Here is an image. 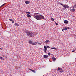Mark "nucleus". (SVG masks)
<instances>
[{
	"label": "nucleus",
	"instance_id": "7c9ffc66",
	"mask_svg": "<svg viewBox=\"0 0 76 76\" xmlns=\"http://www.w3.org/2000/svg\"><path fill=\"white\" fill-rule=\"evenodd\" d=\"M28 69L30 70H31V71H32V70L30 68H28Z\"/></svg>",
	"mask_w": 76,
	"mask_h": 76
},
{
	"label": "nucleus",
	"instance_id": "0eeeda50",
	"mask_svg": "<svg viewBox=\"0 0 76 76\" xmlns=\"http://www.w3.org/2000/svg\"><path fill=\"white\" fill-rule=\"evenodd\" d=\"M64 23H66V24H67L69 23V21L67 20H64Z\"/></svg>",
	"mask_w": 76,
	"mask_h": 76
},
{
	"label": "nucleus",
	"instance_id": "cd10ccee",
	"mask_svg": "<svg viewBox=\"0 0 76 76\" xmlns=\"http://www.w3.org/2000/svg\"><path fill=\"white\" fill-rule=\"evenodd\" d=\"M66 28H67V29H70L69 27H66Z\"/></svg>",
	"mask_w": 76,
	"mask_h": 76
},
{
	"label": "nucleus",
	"instance_id": "423d86ee",
	"mask_svg": "<svg viewBox=\"0 0 76 76\" xmlns=\"http://www.w3.org/2000/svg\"><path fill=\"white\" fill-rule=\"evenodd\" d=\"M44 50H45V53H46V51H47V46H44Z\"/></svg>",
	"mask_w": 76,
	"mask_h": 76
},
{
	"label": "nucleus",
	"instance_id": "ddd939ff",
	"mask_svg": "<svg viewBox=\"0 0 76 76\" xmlns=\"http://www.w3.org/2000/svg\"><path fill=\"white\" fill-rule=\"evenodd\" d=\"M48 42H50V41L49 40H46L45 43L46 44H48Z\"/></svg>",
	"mask_w": 76,
	"mask_h": 76
},
{
	"label": "nucleus",
	"instance_id": "6e6552de",
	"mask_svg": "<svg viewBox=\"0 0 76 76\" xmlns=\"http://www.w3.org/2000/svg\"><path fill=\"white\" fill-rule=\"evenodd\" d=\"M48 57H49L48 56H47L46 55H45L43 56L44 58H48Z\"/></svg>",
	"mask_w": 76,
	"mask_h": 76
},
{
	"label": "nucleus",
	"instance_id": "f704fd0d",
	"mask_svg": "<svg viewBox=\"0 0 76 76\" xmlns=\"http://www.w3.org/2000/svg\"><path fill=\"white\" fill-rule=\"evenodd\" d=\"M74 6L75 7H76V4L74 5Z\"/></svg>",
	"mask_w": 76,
	"mask_h": 76
},
{
	"label": "nucleus",
	"instance_id": "2eb2a0df",
	"mask_svg": "<svg viewBox=\"0 0 76 76\" xmlns=\"http://www.w3.org/2000/svg\"><path fill=\"white\" fill-rule=\"evenodd\" d=\"M15 26H19V24H17V23H15Z\"/></svg>",
	"mask_w": 76,
	"mask_h": 76
},
{
	"label": "nucleus",
	"instance_id": "412c9836",
	"mask_svg": "<svg viewBox=\"0 0 76 76\" xmlns=\"http://www.w3.org/2000/svg\"><path fill=\"white\" fill-rule=\"evenodd\" d=\"M51 20H53V21H54V18H51Z\"/></svg>",
	"mask_w": 76,
	"mask_h": 76
},
{
	"label": "nucleus",
	"instance_id": "5701e85b",
	"mask_svg": "<svg viewBox=\"0 0 76 76\" xmlns=\"http://www.w3.org/2000/svg\"><path fill=\"white\" fill-rule=\"evenodd\" d=\"M26 13H28V14H30V12H26Z\"/></svg>",
	"mask_w": 76,
	"mask_h": 76
},
{
	"label": "nucleus",
	"instance_id": "b1692460",
	"mask_svg": "<svg viewBox=\"0 0 76 76\" xmlns=\"http://www.w3.org/2000/svg\"><path fill=\"white\" fill-rule=\"evenodd\" d=\"M46 48H50V47L49 46H46Z\"/></svg>",
	"mask_w": 76,
	"mask_h": 76
},
{
	"label": "nucleus",
	"instance_id": "c9c22d12",
	"mask_svg": "<svg viewBox=\"0 0 76 76\" xmlns=\"http://www.w3.org/2000/svg\"><path fill=\"white\" fill-rule=\"evenodd\" d=\"M75 7L74 6H73V7H73V8H75Z\"/></svg>",
	"mask_w": 76,
	"mask_h": 76
},
{
	"label": "nucleus",
	"instance_id": "9d476101",
	"mask_svg": "<svg viewBox=\"0 0 76 76\" xmlns=\"http://www.w3.org/2000/svg\"><path fill=\"white\" fill-rule=\"evenodd\" d=\"M62 68H60L58 67V70L60 71L61 70H62Z\"/></svg>",
	"mask_w": 76,
	"mask_h": 76
},
{
	"label": "nucleus",
	"instance_id": "c85d7f7f",
	"mask_svg": "<svg viewBox=\"0 0 76 76\" xmlns=\"http://www.w3.org/2000/svg\"><path fill=\"white\" fill-rule=\"evenodd\" d=\"M58 4H61V3L59 2V3H58Z\"/></svg>",
	"mask_w": 76,
	"mask_h": 76
},
{
	"label": "nucleus",
	"instance_id": "e433bc0d",
	"mask_svg": "<svg viewBox=\"0 0 76 76\" xmlns=\"http://www.w3.org/2000/svg\"><path fill=\"white\" fill-rule=\"evenodd\" d=\"M64 28L62 30V31H64Z\"/></svg>",
	"mask_w": 76,
	"mask_h": 76
},
{
	"label": "nucleus",
	"instance_id": "473e14b6",
	"mask_svg": "<svg viewBox=\"0 0 76 76\" xmlns=\"http://www.w3.org/2000/svg\"><path fill=\"white\" fill-rule=\"evenodd\" d=\"M75 50H73L72 51V53H74V52H75Z\"/></svg>",
	"mask_w": 76,
	"mask_h": 76
},
{
	"label": "nucleus",
	"instance_id": "f8f14e48",
	"mask_svg": "<svg viewBox=\"0 0 76 76\" xmlns=\"http://www.w3.org/2000/svg\"><path fill=\"white\" fill-rule=\"evenodd\" d=\"M27 17H28V18H30V17H31V15L29 14H27Z\"/></svg>",
	"mask_w": 76,
	"mask_h": 76
},
{
	"label": "nucleus",
	"instance_id": "39448f33",
	"mask_svg": "<svg viewBox=\"0 0 76 76\" xmlns=\"http://www.w3.org/2000/svg\"><path fill=\"white\" fill-rule=\"evenodd\" d=\"M64 8H66V9H68V8L69 7V6L68 5L66 4L64 5Z\"/></svg>",
	"mask_w": 76,
	"mask_h": 76
},
{
	"label": "nucleus",
	"instance_id": "58836bf2",
	"mask_svg": "<svg viewBox=\"0 0 76 76\" xmlns=\"http://www.w3.org/2000/svg\"><path fill=\"white\" fill-rule=\"evenodd\" d=\"M65 9H65V8L64 9V10H65Z\"/></svg>",
	"mask_w": 76,
	"mask_h": 76
},
{
	"label": "nucleus",
	"instance_id": "7ed1b4c3",
	"mask_svg": "<svg viewBox=\"0 0 76 76\" xmlns=\"http://www.w3.org/2000/svg\"><path fill=\"white\" fill-rule=\"evenodd\" d=\"M29 43L30 44H32V45H37V43H33V42H32V41L31 40H29Z\"/></svg>",
	"mask_w": 76,
	"mask_h": 76
},
{
	"label": "nucleus",
	"instance_id": "20e7f679",
	"mask_svg": "<svg viewBox=\"0 0 76 76\" xmlns=\"http://www.w3.org/2000/svg\"><path fill=\"white\" fill-rule=\"evenodd\" d=\"M39 16H40V20H41V19H45V18H44V16L41 15H39Z\"/></svg>",
	"mask_w": 76,
	"mask_h": 76
},
{
	"label": "nucleus",
	"instance_id": "a211bd4d",
	"mask_svg": "<svg viewBox=\"0 0 76 76\" xmlns=\"http://www.w3.org/2000/svg\"><path fill=\"white\" fill-rule=\"evenodd\" d=\"M31 71L32 72H33L34 73H36V72L34 71V70L32 69Z\"/></svg>",
	"mask_w": 76,
	"mask_h": 76
},
{
	"label": "nucleus",
	"instance_id": "1a4fd4ad",
	"mask_svg": "<svg viewBox=\"0 0 76 76\" xmlns=\"http://www.w3.org/2000/svg\"><path fill=\"white\" fill-rule=\"evenodd\" d=\"M29 3H30V1H26L25 2V3H26V4H29Z\"/></svg>",
	"mask_w": 76,
	"mask_h": 76
},
{
	"label": "nucleus",
	"instance_id": "9b49d317",
	"mask_svg": "<svg viewBox=\"0 0 76 76\" xmlns=\"http://www.w3.org/2000/svg\"><path fill=\"white\" fill-rule=\"evenodd\" d=\"M71 12H75V9H72L71 10H70Z\"/></svg>",
	"mask_w": 76,
	"mask_h": 76
},
{
	"label": "nucleus",
	"instance_id": "72a5a7b5",
	"mask_svg": "<svg viewBox=\"0 0 76 76\" xmlns=\"http://www.w3.org/2000/svg\"><path fill=\"white\" fill-rule=\"evenodd\" d=\"M36 13V15H37V14H38V15H39V13Z\"/></svg>",
	"mask_w": 76,
	"mask_h": 76
},
{
	"label": "nucleus",
	"instance_id": "f03ea898",
	"mask_svg": "<svg viewBox=\"0 0 76 76\" xmlns=\"http://www.w3.org/2000/svg\"><path fill=\"white\" fill-rule=\"evenodd\" d=\"M36 13H37L34 14V18L36 19L37 20H39L40 15H39L36 14Z\"/></svg>",
	"mask_w": 76,
	"mask_h": 76
},
{
	"label": "nucleus",
	"instance_id": "2f4dec72",
	"mask_svg": "<svg viewBox=\"0 0 76 76\" xmlns=\"http://www.w3.org/2000/svg\"><path fill=\"white\" fill-rule=\"evenodd\" d=\"M61 5L62 6H63V7H64V5L63 4H61Z\"/></svg>",
	"mask_w": 76,
	"mask_h": 76
},
{
	"label": "nucleus",
	"instance_id": "393cba45",
	"mask_svg": "<svg viewBox=\"0 0 76 76\" xmlns=\"http://www.w3.org/2000/svg\"><path fill=\"white\" fill-rule=\"evenodd\" d=\"M11 21L12 22V23H14L15 22V21L13 20H12V21Z\"/></svg>",
	"mask_w": 76,
	"mask_h": 76
},
{
	"label": "nucleus",
	"instance_id": "4468645a",
	"mask_svg": "<svg viewBox=\"0 0 76 76\" xmlns=\"http://www.w3.org/2000/svg\"><path fill=\"white\" fill-rule=\"evenodd\" d=\"M59 72L60 73H63L64 72V70H63V69H62V70H61L59 71Z\"/></svg>",
	"mask_w": 76,
	"mask_h": 76
},
{
	"label": "nucleus",
	"instance_id": "4be33fe9",
	"mask_svg": "<svg viewBox=\"0 0 76 76\" xmlns=\"http://www.w3.org/2000/svg\"><path fill=\"white\" fill-rule=\"evenodd\" d=\"M48 56H50L51 55V53H48Z\"/></svg>",
	"mask_w": 76,
	"mask_h": 76
},
{
	"label": "nucleus",
	"instance_id": "a878e982",
	"mask_svg": "<svg viewBox=\"0 0 76 76\" xmlns=\"http://www.w3.org/2000/svg\"><path fill=\"white\" fill-rule=\"evenodd\" d=\"M0 59H1V60H2L3 59V58L2 57H0Z\"/></svg>",
	"mask_w": 76,
	"mask_h": 76
},
{
	"label": "nucleus",
	"instance_id": "bb28decb",
	"mask_svg": "<svg viewBox=\"0 0 76 76\" xmlns=\"http://www.w3.org/2000/svg\"><path fill=\"white\" fill-rule=\"evenodd\" d=\"M55 23L56 25H58V23H57L55 22Z\"/></svg>",
	"mask_w": 76,
	"mask_h": 76
},
{
	"label": "nucleus",
	"instance_id": "dca6fc26",
	"mask_svg": "<svg viewBox=\"0 0 76 76\" xmlns=\"http://www.w3.org/2000/svg\"><path fill=\"white\" fill-rule=\"evenodd\" d=\"M52 59L53 61L56 60V58L54 57H52Z\"/></svg>",
	"mask_w": 76,
	"mask_h": 76
},
{
	"label": "nucleus",
	"instance_id": "f257e3e1",
	"mask_svg": "<svg viewBox=\"0 0 76 76\" xmlns=\"http://www.w3.org/2000/svg\"><path fill=\"white\" fill-rule=\"evenodd\" d=\"M23 31L24 32H25V33H26L27 35L28 36H29L30 37H32L33 38V37L36 35L35 33L34 32H31V31H28L25 29H23Z\"/></svg>",
	"mask_w": 76,
	"mask_h": 76
},
{
	"label": "nucleus",
	"instance_id": "f3484780",
	"mask_svg": "<svg viewBox=\"0 0 76 76\" xmlns=\"http://www.w3.org/2000/svg\"><path fill=\"white\" fill-rule=\"evenodd\" d=\"M5 4H2L0 7H3V6H4V5H5Z\"/></svg>",
	"mask_w": 76,
	"mask_h": 76
},
{
	"label": "nucleus",
	"instance_id": "c756f323",
	"mask_svg": "<svg viewBox=\"0 0 76 76\" xmlns=\"http://www.w3.org/2000/svg\"><path fill=\"white\" fill-rule=\"evenodd\" d=\"M9 20H10V21H12L13 20H12V19H9Z\"/></svg>",
	"mask_w": 76,
	"mask_h": 76
},
{
	"label": "nucleus",
	"instance_id": "4c0bfd02",
	"mask_svg": "<svg viewBox=\"0 0 76 76\" xmlns=\"http://www.w3.org/2000/svg\"><path fill=\"white\" fill-rule=\"evenodd\" d=\"M0 50H3V49H2V48H0Z\"/></svg>",
	"mask_w": 76,
	"mask_h": 76
},
{
	"label": "nucleus",
	"instance_id": "6ab92c4d",
	"mask_svg": "<svg viewBox=\"0 0 76 76\" xmlns=\"http://www.w3.org/2000/svg\"><path fill=\"white\" fill-rule=\"evenodd\" d=\"M51 49H54V50H57V48H51Z\"/></svg>",
	"mask_w": 76,
	"mask_h": 76
},
{
	"label": "nucleus",
	"instance_id": "aec40b11",
	"mask_svg": "<svg viewBox=\"0 0 76 76\" xmlns=\"http://www.w3.org/2000/svg\"><path fill=\"white\" fill-rule=\"evenodd\" d=\"M64 30H67V27H64Z\"/></svg>",
	"mask_w": 76,
	"mask_h": 76
},
{
	"label": "nucleus",
	"instance_id": "ea45409f",
	"mask_svg": "<svg viewBox=\"0 0 76 76\" xmlns=\"http://www.w3.org/2000/svg\"><path fill=\"white\" fill-rule=\"evenodd\" d=\"M75 36H76V35Z\"/></svg>",
	"mask_w": 76,
	"mask_h": 76
}]
</instances>
